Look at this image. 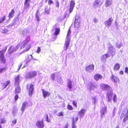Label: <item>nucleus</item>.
I'll return each instance as SVG.
<instances>
[{"instance_id":"nucleus-31","label":"nucleus","mask_w":128,"mask_h":128,"mask_svg":"<svg viewBox=\"0 0 128 128\" xmlns=\"http://www.w3.org/2000/svg\"><path fill=\"white\" fill-rule=\"evenodd\" d=\"M120 66L119 64L118 63L116 64L114 67V70H118L120 68Z\"/></svg>"},{"instance_id":"nucleus-64","label":"nucleus","mask_w":128,"mask_h":128,"mask_svg":"<svg viewBox=\"0 0 128 128\" xmlns=\"http://www.w3.org/2000/svg\"><path fill=\"white\" fill-rule=\"evenodd\" d=\"M4 30V32H5V31H6V30Z\"/></svg>"},{"instance_id":"nucleus-15","label":"nucleus","mask_w":128,"mask_h":128,"mask_svg":"<svg viewBox=\"0 0 128 128\" xmlns=\"http://www.w3.org/2000/svg\"><path fill=\"white\" fill-rule=\"evenodd\" d=\"M10 81L8 80L6 81L5 82L2 83V90L5 88L8 85L10 84Z\"/></svg>"},{"instance_id":"nucleus-41","label":"nucleus","mask_w":128,"mask_h":128,"mask_svg":"<svg viewBox=\"0 0 128 128\" xmlns=\"http://www.w3.org/2000/svg\"><path fill=\"white\" fill-rule=\"evenodd\" d=\"M60 28H56V36L60 34Z\"/></svg>"},{"instance_id":"nucleus-22","label":"nucleus","mask_w":128,"mask_h":128,"mask_svg":"<svg viewBox=\"0 0 128 128\" xmlns=\"http://www.w3.org/2000/svg\"><path fill=\"white\" fill-rule=\"evenodd\" d=\"M112 2V0H106L105 2V6L106 7L110 6Z\"/></svg>"},{"instance_id":"nucleus-32","label":"nucleus","mask_w":128,"mask_h":128,"mask_svg":"<svg viewBox=\"0 0 128 128\" xmlns=\"http://www.w3.org/2000/svg\"><path fill=\"white\" fill-rule=\"evenodd\" d=\"M6 19V16H4L0 18V24L4 22Z\"/></svg>"},{"instance_id":"nucleus-47","label":"nucleus","mask_w":128,"mask_h":128,"mask_svg":"<svg viewBox=\"0 0 128 128\" xmlns=\"http://www.w3.org/2000/svg\"><path fill=\"white\" fill-rule=\"evenodd\" d=\"M41 51V49L39 47H38L37 48V51H36V52L38 53H39Z\"/></svg>"},{"instance_id":"nucleus-53","label":"nucleus","mask_w":128,"mask_h":128,"mask_svg":"<svg viewBox=\"0 0 128 128\" xmlns=\"http://www.w3.org/2000/svg\"><path fill=\"white\" fill-rule=\"evenodd\" d=\"M92 101L94 103V104H95L96 102V99L94 98H92Z\"/></svg>"},{"instance_id":"nucleus-19","label":"nucleus","mask_w":128,"mask_h":128,"mask_svg":"<svg viewBox=\"0 0 128 128\" xmlns=\"http://www.w3.org/2000/svg\"><path fill=\"white\" fill-rule=\"evenodd\" d=\"M15 88V90L14 92V93L16 94H19L20 92L21 88L20 85H18Z\"/></svg>"},{"instance_id":"nucleus-27","label":"nucleus","mask_w":128,"mask_h":128,"mask_svg":"<svg viewBox=\"0 0 128 128\" xmlns=\"http://www.w3.org/2000/svg\"><path fill=\"white\" fill-rule=\"evenodd\" d=\"M100 2V0H96L94 3V6L95 8H97L100 6L99 4Z\"/></svg>"},{"instance_id":"nucleus-11","label":"nucleus","mask_w":128,"mask_h":128,"mask_svg":"<svg viewBox=\"0 0 128 128\" xmlns=\"http://www.w3.org/2000/svg\"><path fill=\"white\" fill-rule=\"evenodd\" d=\"M20 76V75L19 74H18L17 76L14 77V79L15 81L14 84L16 86L19 85Z\"/></svg>"},{"instance_id":"nucleus-56","label":"nucleus","mask_w":128,"mask_h":128,"mask_svg":"<svg viewBox=\"0 0 128 128\" xmlns=\"http://www.w3.org/2000/svg\"><path fill=\"white\" fill-rule=\"evenodd\" d=\"M93 21L94 22V23H96L97 22L98 20L96 18H94V19Z\"/></svg>"},{"instance_id":"nucleus-21","label":"nucleus","mask_w":128,"mask_h":128,"mask_svg":"<svg viewBox=\"0 0 128 128\" xmlns=\"http://www.w3.org/2000/svg\"><path fill=\"white\" fill-rule=\"evenodd\" d=\"M110 55L108 54H106L103 55L101 57V60L103 61H105L107 58L109 57Z\"/></svg>"},{"instance_id":"nucleus-55","label":"nucleus","mask_w":128,"mask_h":128,"mask_svg":"<svg viewBox=\"0 0 128 128\" xmlns=\"http://www.w3.org/2000/svg\"><path fill=\"white\" fill-rule=\"evenodd\" d=\"M115 107H114V108L113 112H112L113 114V115L112 116V117H113L114 116V112H115Z\"/></svg>"},{"instance_id":"nucleus-38","label":"nucleus","mask_w":128,"mask_h":128,"mask_svg":"<svg viewBox=\"0 0 128 128\" xmlns=\"http://www.w3.org/2000/svg\"><path fill=\"white\" fill-rule=\"evenodd\" d=\"M50 10L47 8H45V12L47 14H49L50 13Z\"/></svg>"},{"instance_id":"nucleus-37","label":"nucleus","mask_w":128,"mask_h":128,"mask_svg":"<svg viewBox=\"0 0 128 128\" xmlns=\"http://www.w3.org/2000/svg\"><path fill=\"white\" fill-rule=\"evenodd\" d=\"M6 69V67L2 68L0 69V73H1L5 71Z\"/></svg>"},{"instance_id":"nucleus-12","label":"nucleus","mask_w":128,"mask_h":128,"mask_svg":"<svg viewBox=\"0 0 128 128\" xmlns=\"http://www.w3.org/2000/svg\"><path fill=\"white\" fill-rule=\"evenodd\" d=\"M36 126L39 128H43L44 126L43 121H37L36 122Z\"/></svg>"},{"instance_id":"nucleus-49","label":"nucleus","mask_w":128,"mask_h":128,"mask_svg":"<svg viewBox=\"0 0 128 128\" xmlns=\"http://www.w3.org/2000/svg\"><path fill=\"white\" fill-rule=\"evenodd\" d=\"M51 77L52 79L54 80L55 77V74H52L51 75Z\"/></svg>"},{"instance_id":"nucleus-28","label":"nucleus","mask_w":128,"mask_h":128,"mask_svg":"<svg viewBox=\"0 0 128 128\" xmlns=\"http://www.w3.org/2000/svg\"><path fill=\"white\" fill-rule=\"evenodd\" d=\"M111 78L112 81H114V82L115 83H116L117 82H118L119 81L117 77L114 76L113 75L112 76Z\"/></svg>"},{"instance_id":"nucleus-63","label":"nucleus","mask_w":128,"mask_h":128,"mask_svg":"<svg viewBox=\"0 0 128 128\" xmlns=\"http://www.w3.org/2000/svg\"><path fill=\"white\" fill-rule=\"evenodd\" d=\"M0 128H2L1 125L0 124Z\"/></svg>"},{"instance_id":"nucleus-26","label":"nucleus","mask_w":128,"mask_h":128,"mask_svg":"<svg viewBox=\"0 0 128 128\" xmlns=\"http://www.w3.org/2000/svg\"><path fill=\"white\" fill-rule=\"evenodd\" d=\"M102 76L100 74H96L94 76V78L96 80H98L99 79H101L102 78Z\"/></svg>"},{"instance_id":"nucleus-25","label":"nucleus","mask_w":128,"mask_h":128,"mask_svg":"<svg viewBox=\"0 0 128 128\" xmlns=\"http://www.w3.org/2000/svg\"><path fill=\"white\" fill-rule=\"evenodd\" d=\"M67 86L70 89H71L72 88V82L69 80H68L67 81Z\"/></svg>"},{"instance_id":"nucleus-13","label":"nucleus","mask_w":128,"mask_h":128,"mask_svg":"<svg viewBox=\"0 0 128 128\" xmlns=\"http://www.w3.org/2000/svg\"><path fill=\"white\" fill-rule=\"evenodd\" d=\"M43 96L45 98L47 97H48L50 95V93L48 91H46L44 89L42 90Z\"/></svg>"},{"instance_id":"nucleus-2","label":"nucleus","mask_w":128,"mask_h":128,"mask_svg":"<svg viewBox=\"0 0 128 128\" xmlns=\"http://www.w3.org/2000/svg\"><path fill=\"white\" fill-rule=\"evenodd\" d=\"M34 86L32 84H27L26 85V88L28 90L29 95L31 96L33 94L34 90Z\"/></svg>"},{"instance_id":"nucleus-62","label":"nucleus","mask_w":128,"mask_h":128,"mask_svg":"<svg viewBox=\"0 0 128 128\" xmlns=\"http://www.w3.org/2000/svg\"><path fill=\"white\" fill-rule=\"evenodd\" d=\"M116 128H119V126H117Z\"/></svg>"},{"instance_id":"nucleus-61","label":"nucleus","mask_w":128,"mask_h":128,"mask_svg":"<svg viewBox=\"0 0 128 128\" xmlns=\"http://www.w3.org/2000/svg\"><path fill=\"white\" fill-rule=\"evenodd\" d=\"M68 126L67 125H65L64 127V128H68Z\"/></svg>"},{"instance_id":"nucleus-39","label":"nucleus","mask_w":128,"mask_h":128,"mask_svg":"<svg viewBox=\"0 0 128 128\" xmlns=\"http://www.w3.org/2000/svg\"><path fill=\"white\" fill-rule=\"evenodd\" d=\"M11 48H10L8 50V51L7 53H6V54H10L13 52V51L12 50H11Z\"/></svg>"},{"instance_id":"nucleus-4","label":"nucleus","mask_w":128,"mask_h":128,"mask_svg":"<svg viewBox=\"0 0 128 128\" xmlns=\"http://www.w3.org/2000/svg\"><path fill=\"white\" fill-rule=\"evenodd\" d=\"M29 41V40L26 39L22 42H20L18 45V46H20L21 48H23L26 46Z\"/></svg>"},{"instance_id":"nucleus-60","label":"nucleus","mask_w":128,"mask_h":128,"mask_svg":"<svg viewBox=\"0 0 128 128\" xmlns=\"http://www.w3.org/2000/svg\"><path fill=\"white\" fill-rule=\"evenodd\" d=\"M120 74H122L123 73V72L122 71H121L120 72Z\"/></svg>"},{"instance_id":"nucleus-24","label":"nucleus","mask_w":128,"mask_h":128,"mask_svg":"<svg viewBox=\"0 0 128 128\" xmlns=\"http://www.w3.org/2000/svg\"><path fill=\"white\" fill-rule=\"evenodd\" d=\"M28 104V102H24L23 103L21 108V110L22 112H24L26 106Z\"/></svg>"},{"instance_id":"nucleus-3","label":"nucleus","mask_w":128,"mask_h":128,"mask_svg":"<svg viewBox=\"0 0 128 128\" xmlns=\"http://www.w3.org/2000/svg\"><path fill=\"white\" fill-rule=\"evenodd\" d=\"M125 116L123 121L124 122H125L128 119V106L127 107L126 110L122 112L120 116V118L122 119Z\"/></svg>"},{"instance_id":"nucleus-16","label":"nucleus","mask_w":128,"mask_h":128,"mask_svg":"<svg viewBox=\"0 0 128 128\" xmlns=\"http://www.w3.org/2000/svg\"><path fill=\"white\" fill-rule=\"evenodd\" d=\"M98 86L95 84H92L91 83L88 86V88L89 87L90 90H93L94 88H97Z\"/></svg>"},{"instance_id":"nucleus-48","label":"nucleus","mask_w":128,"mask_h":128,"mask_svg":"<svg viewBox=\"0 0 128 128\" xmlns=\"http://www.w3.org/2000/svg\"><path fill=\"white\" fill-rule=\"evenodd\" d=\"M72 104L76 107H77V102H76L74 101V100L72 101Z\"/></svg>"},{"instance_id":"nucleus-1","label":"nucleus","mask_w":128,"mask_h":128,"mask_svg":"<svg viewBox=\"0 0 128 128\" xmlns=\"http://www.w3.org/2000/svg\"><path fill=\"white\" fill-rule=\"evenodd\" d=\"M71 32L70 28L66 36V40L65 43L64 44V49L66 50L70 45V36Z\"/></svg>"},{"instance_id":"nucleus-34","label":"nucleus","mask_w":128,"mask_h":128,"mask_svg":"<svg viewBox=\"0 0 128 128\" xmlns=\"http://www.w3.org/2000/svg\"><path fill=\"white\" fill-rule=\"evenodd\" d=\"M75 4V3L74 1L72 0L71 1L70 6L73 7H74V6Z\"/></svg>"},{"instance_id":"nucleus-52","label":"nucleus","mask_w":128,"mask_h":128,"mask_svg":"<svg viewBox=\"0 0 128 128\" xmlns=\"http://www.w3.org/2000/svg\"><path fill=\"white\" fill-rule=\"evenodd\" d=\"M53 3V2L52 0H48V4H50Z\"/></svg>"},{"instance_id":"nucleus-10","label":"nucleus","mask_w":128,"mask_h":128,"mask_svg":"<svg viewBox=\"0 0 128 128\" xmlns=\"http://www.w3.org/2000/svg\"><path fill=\"white\" fill-rule=\"evenodd\" d=\"M112 90H110L108 91L107 94V97L108 98V101H110L112 100Z\"/></svg>"},{"instance_id":"nucleus-42","label":"nucleus","mask_w":128,"mask_h":128,"mask_svg":"<svg viewBox=\"0 0 128 128\" xmlns=\"http://www.w3.org/2000/svg\"><path fill=\"white\" fill-rule=\"evenodd\" d=\"M122 43H120L119 44H116V46L118 48H120L121 46H122Z\"/></svg>"},{"instance_id":"nucleus-7","label":"nucleus","mask_w":128,"mask_h":128,"mask_svg":"<svg viewBox=\"0 0 128 128\" xmlns=\"http://www.w3.org/2000/svg\"><path fill=\"white\" fill-rule=\"evenodd\" d=\"M80 22V18L78 16H76L74 23V25L76 28H78L79 27Z\"/></svg>"},{"instance_id":"nucleus-57","label":"nucleus","mask_w":128,"mask_h":128,"mask_svg":"<svg viewBox=\"0 0 128 128\" xmlns=\"http://www.w3.org/2000/svg\"><path fill=\"white\" fill-rule=\"evenodd\" d=\"M125 72L127 73H128V68L127 67L125 68Z\"/></svg>"},{"instance_id":"nucleus-50","label":"nucleus","mask_w":128,"mask_h":128,"mask_svg":"<svg viewBox=\"0 0 128 128\" xmlns=\"http://www.w3.org/2000/svg\"><path fill=\"white\" fill-rule=\"evenodd\" d=\"M68 108L69 110H72V106L69 105H68Z\"/></svg>"},{"instance_id":"nucleus-30","label":"nucleus","mask_w":128,"mask_h":128,"mask_svg":"<svg viewBox=\"0 0 128 128\" xmlns=\"http://www.w3.org/2000/svg\"><path fill=\"white\" fill-rule=\"evenodd\" d=\"M0 63L5 64L6 62V60L4 56L0 58Z\"/></svg>"},{"instance_id":"nucleus-18","label":"nucleus","mask_w":128,"mask_h":128,"mask_svg":"<svg viewBox=\"0 0 128 128\" xmlns=\"http://www.w3.org/2000/svg\"><path fill=\"white\" fill-rule=\"evenodd\" d=\"M112 20H113L112 19V18H110L108 20L104 22V24H106V25L107 24V26L108 27H109L111 25L112 22Z\"/></svg>"},{"instance_id":"nucleus-51","label":"nucleus","mask_w":128,"mask_h":128,"mask_svg":"<svg viewBox=\"0 0 128 128\" xmlns=\"http://www.w3.org/2000/svg\"><path fill=\"white\" fill-rule=\"evenodd\" d=\"M74 8L73 7L70 6L69 12L70 13L72 12Z\"/></svg>"},{"instance_id":"nucleus-23","label":"nucleus","mask_w":128,"mask_h":128,"mask_svg":"<svg viewBox=\"0 0 128 128\" xmlns=\"http://www.w3.org/2000/svg\"><path fill=\"white\" fill-rule=\"evenodd\" d=\"M7 50V48L0 51V58L4 56V55Z\"/></svg>"},{"instance_id":"nucleus-58","label":"nucleus","mask_w":128,"mask_h":128,"mask_svg":"<svg viewBox=\"0 0 128 128\" xmlns=\"http://www.w3.org/2000/svg\"><path fill=\"white\" fill-rule=\"evenodd\" d=\"M73 118H74H74H73ZM75 118V120H75V121H74V123L75 122H76V121H77L78 120V118L77 117H76Z\"/></svg>"},{"instance_id":"nucleus-44","label":"nucleus","mask_w":128,"mask_h":128,"mask_svg":"<svg viewBox=\"0 0 128 128\" xmlns=\"http://www.w3.org/2000/svg\"><path fill=\"white\" fill-rule=\"evenodd\" d=\"M16 119H14L12 121V124L13 125H14L16 123Z\"/></svg>"},{"instance_id":"nucleus-33","label":"nucleus","mask_w":128,"mask_h":128,"mask_svg":"<svg viewBox=\"0 0 128 128\" xmlns=\"http://www.w3.org/2000/svg\"><path fill=\"white\" fill-rule=\"evenodd\" d=\"M38 10L37 11L36 13V14L35 16H36V20H37L38 21H39V20H40V19H39V16H38Z\"/></svg>"},{"instance_id":"nucleus-5","label":"nucleus","mask_w":128,"mask_h":128,"mask_svg":"<svg viewBox=\"0 0 128 128\" xmlns=\"http://www.w3.org/2000/svg\"><path fill=\"white\" fill-rule=\"evenodd\" d=\"M109 52L112 56H114L115 54V48L113 47L110 44H109Z\"/></svg>"},{"instance_id":"nucleus-8","label":"nucleus","mask_w":128,"mask_h":128,"mask_svg":"<svg viewBox=\"0 0 128 128\" xmlns=\"http://www.w3.org/2000/svg\"><path fill=\"white\" fill-rule=\"evenodd\" d=\"M100 86L101 88L102 89H106L108 90H112V88L108 84H100Z\"/></svg>"},{"instance_id":"nucleus-54","label":"nucleus","mask_w":128,"mask_h":128,"mask_svg":"<svg viewBox=\"0 0 128 128\" xmlns=\"http://www.w3.org/2000/svg\"><path fill=\"white\" fill-rule=\"evenodd\" d=\"M116 95H114V96L113 98V100L114 102H116Z\"/></svg>"},{"instance_id":"nucleus-43","label":"nucleus","mask_w":128,"mask_h":128,"mask_svg":"<svg viewBox=\"0 0 128 128\" xmlns=\"http://www.w3.org/2000/svg\"><path fill=\"white\" fill-rule=\"evenodd\" d=\"M72 128H76V126L74 124V119L72 120Z\"/></svg>"},{"instance_id":"nucleus-17","label":"nucleus","mask_w":128,"mask_h":128,"mask_svg":"<svg viewBox=\"0 0 128 128\" xmlns=\"http://www.w3.org/2000/svg\"><path fill=\"white\" fill-rule=\"evenodd\" d=\"M86 112V110L84 109H82L78 112V114L80 115V118L83 117Z\"/></svg>"},{"instance_id":"nucleus-6","label":"nucleus","mask_w":128,"mask_h":128,"mask_svg":"<svg viewBox=\"0 0 128 128\" xmlns=\"http://www.w3.org/2000/svg\"><path fill=\"white\" fill-rule=\"evenodd\" d=\"M94 65L93 64H92L86 66L85 68V69L87 72H90L94 70Z\"/></svg>"},{"instance_id":"nucleus-59","label":"nucleus","mask_w":128,"mask_h":128,"mask_svg":"<svg viewBox=\"0 0 128 128\" xmlns=\"http://www.w3.org/2000/svg\"><path fill=\"white\" fill-rule=\"evenodd\" d=\"M59 6V2H56V6L58 7Z\"/></svg>"},{"instance_id":"nucleus-20","label":"nucleus","mask_w":128,"mask_h":128,"mask_svg":"<svg viewBox=\"0 0 128 128\" xmlns=\"http://www.w3.org/2000/svg\"><path fill=\"white\" fill-rule=\"evenodd\" d=\"M106 112V107H104L102 108V109L100 110V113L101 114V117L102 118L103 117V116Z\"/></svg>"},{"instance_id":"nucleus-36","label":"nucleus","mask_w":128,"mask_h":128,"mask_svg":"<svg viewBox=\"0 0 128 128\" xmlns=\"http://www.w3.org/2000/svg\"><path fill=\"white\" fill-rule=\"evenodd\" d=\"M44 117L47 122H50V120L49 119H48V114L45 115Z\"/></svg>"},{"instance_id":"nucleus-29","label":"nucleus","mask_w":128,"mask_h":128,"mask_svg":"<svg viewBox=\"0 0 128 128\" xmlns=\"http://www.w3.org/2000/svg\"><path fill=\"white\" fill-rule=\"evenodd\" d=\"M14 13V9L12 10L9 13L8 16L9 18H12L13 16V14Z\"/></svg>"},{"instance_id":"nucleus-40","label":"nucleus","mask_w":128,"mask_h":128,"mask_svg":"<svg viewBox=\"0 0 128 128\" xmlns=\"http://www.w3.org/2000/svg\"><path fill=\"white\" fill-rule=\"evenodd\" d=\"M31 48L30 45H28L24 50V51H27Z\"/></svg>"},{"instance_id":"nucleus-46","label":"nucleus","mask_w":128,"mask_h":128,"mask_svg":"<svg viewBox=\"0 0 128 128\" xmlns=\"http://www.w3.org/2000/svg\"><path fill=\"white\" fill-rule=\"evenodd\" d=\"M57 116H63V112H60L58 113Z\"/></svg>"},{"instance_id":"nucleus-14","label":"nucleus","mask_w":128,"mask_h":128,"mask_svg":"<svg viewBox=\"0 0 128 128\" xmlns=\"http://www.w3.org/2000/svg\"><path fill=\"white\" fill-rule=\"evenodd\" d=\"M31 0H25L24 2V8L26 9L30 6V2Z\"/></svg>"},{"instance_id":"nucleus-35","label":"nucleus","mask_w":128,"mask_h":128,"mask_svg":"<svg viewBox=\"0 0 128 128\" xmlns=\"http://www.w3.org/2000/svg\"><path fill=\"white\" fill-rule=\"evenodd\" d=\"M6 122V120L4 118H1L0 119V124H4Z\"/></svg>"},{"instance_id":"nucleus-45","label":"nucleus","mask_w":128,"mask_h":128,"mask_svg":"<svg viewBox=\"0 0 128 128\" xmlns=\"http://www.w3.org/2000/svg\"><path fill=\"white\" fill-rule=\"evenodd\" d=\"M19 98L18 96V94H16L15 95L14 97V99L15 101L17 100Z\"/></svg>"},{"instance_id":"nucleus-9","label":"nucleus","mask_w":128,"mask_h":128,"mask_svg":"<svg viewBox=\"0 0 128 128\" xmlns=\"http://www.w3.org/2000/svg\"><path fill=\"white\" fill-rule=\"evenodd\" d=\"M37 72L35 71H32L27 74V76L29 78H32L35 77L36 76Z\"/></svg>"}]
</instances>
